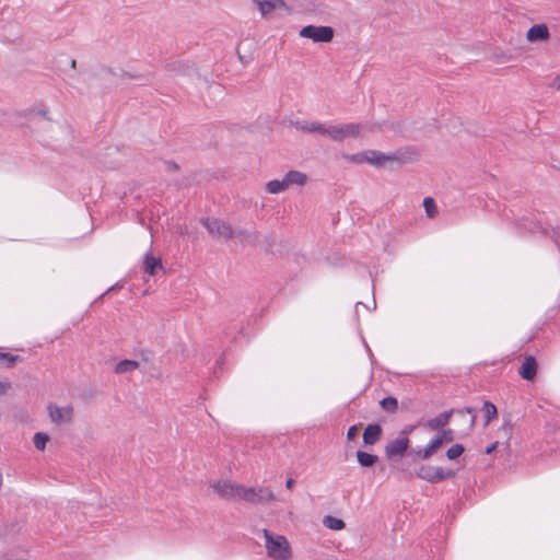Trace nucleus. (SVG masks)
Listing matches in <instances>:
<instances>
[{"instance_id": "nucleus-1", "label": "nucleus", "mask_w": 560, "mask_h": 560, "mask_svg": "<svg viewBox=\"0 0 560 560\" xmlns=\"http://www.w3.org/2000/svg\"><path fill=\"white\" fill-rule=\"evenodd\" d=\"M377 130H380V126L373 122H349L343 125L330 124L328 138L337 142H342L347 138H358L363 136L364 132H375Z\"/></svg>"}, {"instance_id": "nucleus-2", "label": "nucleus", "mask_w": 560, "mask_h": 560, "mask_svg": "<svg viewBox=\"0 0 560 560\" xmlns=\"http://www.w3.org/2000/svg\"><path fill=\"white\" fill-rule=\"evenodd\" d=\"M265 548L269 558L273 560H290L292 557L288 539L282 535L273 536L268 529H262Z\"/></svg>"}, {"instance_id": "nucleus-3", "label": "nucleus", "mask_w": 560, "mask_h": 560, "mask_svg": "<svg viewBox=\"0 0 560 560\" xmlns=\"http://www.w3.org/2000/svg\"><path fill=\"white\" fill-rule=\"evenodd\" d=\"M354 160L366 162L376 167H385L388 163H405V159L400 152L383 153L376 150H368L361 154L354 155Z\"/></svg>"}, {"instance_id": "nucleus-4", "label": "nucleus", "mask_w": 560, "mask_h": 560, "mask_svg": "<svg viewBox=\"0 0 560 560\" xmlns=\"http://www.w3.org/2000/svg\"><path fill=\"white\" fill-rule=\"evenodd\" d=\"M520 234L525 232L536 233L541 232L544 235L553 240L557 246L560 248V230L558 228H545L540 222H536L529 218H523L518 223Z\"/></svg>"}, {"instance_id": "nucleus-5", "label": "nucleus", "mask_w": 560, "mask_h": 560, "mask_svg": "<svg viewBox=\"0 0 560 560\" xmlns=\"http://www.w3.org/2000/svg\"><path fill=\"white\" fill-rule=\"evenodd\" d=\"M201 223L207 229V231L218 240H231L236 236L232 226L219 219H201Z\"/></svg>"}, {"instance_id": "nucleus-6", "label": "nucleus", "mask_w": 560, "mask_h": 560, "mask_svg": "<svg viewBox=\"0 0 560 560\" xmlns=\"http://www.w3.org/2000/svg\"><path fill=\"white\" fill-rule=\"evenodd\" d=\"M300 36L312 39L314 43H329L334 38V28L324 25H307L301 28Z\"/></svg>"}, {"instance_id": "nucleus-7", "label": "nucleus", "mask_w": 560, "mask_h": 560, "mask_svg": "<svg viewBox=\"0 0 560 560\" xmlns=\"http://www.w3.org/2000/svg\"><path fill=\"white\" fill-rule=\"evenodd\" d=\"M240 490V499L253 504L276 501V495L269 488H246L242 486Z\"/></svg>"}, {"instance_id": "nucleus-8", "label": "nucleus", "mask_w": 560, "mask_h": 560, "mask_svg": "<svg viewBox=\"0 0 560 560\" xmlns=\"http://www.w3.org/2000/svg\"><path fill=\"white\" fill-rule=\"evenodd\" d=\"M417 477L431 483H436L442 480L452 478L455 476L453 470H445L442 467L433 466H421L417 470Z\"/></svg>"}, {"instance_id": "nucleus-9", "label": "nucleus", "mask_w": 560, "mask_h": 560, "mask_svg": "<svg viewBox=\"0 0 560 560\" xmlns=\"http://www.w3.org/2000/svg\"><path fill=\"white\" fill-rule=\"evenodd\" d=\"M48 413L51 422L57 425L71 423L73 420V407L70 405L59 407L50 404L48 406Z\"/></svg>"}, {"instance_id": "nucleus-10", "label": "nucleus", "mask_w": 560, "mask_h": 560, "mask_svg": "<svg viewBox=\"0 0 560 560\" xmlns=\"http://www.w3.org/2000/svg\"><path fill=\"white\" fill-rule=\"evenodd\" d=\"M410 440L409 438H401L398 435L395 440L388 442L385 445V456L388 459H394L396 457H402L407 450L409 448Z\"/></svg>"}, {"instance_id": "nucleus-11", "label": "nucleus", "mask_w": 560, "mask_h": 560, "mask_svg": "<svg viewBox=\"0 0 560 560\" xmlns=\"http://www.w3.org/2000/svg\"><path fill=\"white\" fill-rule=\"evenodd\" d=\"M214 491L223 499H240L242 485L231 482L229 480L217 481L211 483Z\"/></svg>"}, {"instance_id": "nucleus-12", "label": "nucleus", "mask_w": 560, "mask_h": 560, "mask_svg": "<svg viewBox=\"0 0 560 560\" xmlns=\"http://www.w3.org/2000/svg\"><path fill=\"white\" fill-rule=\"evenodd\" d=\"M292 125L301 131L308 133H318L320 136L328 137L329 126L330 124L319 122V121H294Z\"/></svg>"}, {"instance_id": "nucleus-13", "label": "nucleus", "mask_w": 560, "mask_h": 560, "mask_svg": "<svg viewBox=\"0 0 560 560\" xmlns=\"http://www.w3.org/2000/svg\"><path fill=\"white\" fill-rule=\"evenodd\" d=\"M262 16H267L276 9L289 10L287 3L283 0H253Z\"/></svg>"}, {"instance_id": "nucleus-14", "label": "nucleus", "mask_w": 560, "mask_h": 560, "mask_svg": "<svg viewBox=\"0 0 560 560\" xmlns=\"http://www.w3.org/2000/svg\"><path fill=\"white\" fill-rule=\"evenodd\" d=\"M549 37L548 27L545 24L533 25L527 31V39L529 42L546 40Z\"/></svg>"}, {"instance_id": "nucleus-15", "label": "nucleus", "mask_w": 560, "mask_h": 560, "mask_svg": "<svg viewBox=\"0 0 560 560\" xmlns=\"http://www.w3.org/2000/svg\"><path fill=\"white\" fill-rule=\"evenodd\" d=\"M537 363L533 357H527L520 370V374L524 380L532 381L536 376Z\"/></svg>"}, {"instance_id": "nucleus-16", "label": "nucleus", "mask_w": 560, "mask_h": 560, "mask_svg": "<svg viewBox=\"0 0 560 560\" xmlns=\"http://www.w3.org/2000/svg\"><path fill=\"white\" fill-rule=\"evenodd\" d=\"M382 428L378 424H369L363 432V442L366 445H374L381 438Z\"/></svg>"}, {"instance_id": "nucleus-17", "label": "nucleus", "mask_w": 560, "mask_h": 560, "mask_svg": "<svg viewBox=\"0 0 560 560\" xmlns=\"http://www.w3.org/2000/svg\"><path fill=\"white\" fill-rule=\"evenodd\" d=\"M454 412L455 411L453 409H451L448 411H444V412L440 413L439 416L430 419L428 421L427 425L431 430H439L441 428H444L450 422V419Z\"/></svg>"}, {"instance_id": "nucleus-18", "label": "nucleus", "mask_w": 560, "mask_h": 560, "mask_svg": "<svg viewBox=\"0 0 560 560\" xmlns=\"http://www.w3.org/2000/svg\"><path fill=\"white\" fill-rule=\"evenodd\" d=\"M284 182L287 184V187L289 188L291 185H299L303 186L307 182L306 174L300 172V171H289L284 175Z\"/></svg>"}, {"instance_id": "nucleus-19", "label": "nucleus", "mask_w": 560, "mask_h": 560, "mask_svg": "<svg viewBox=\"0 0 560 560\" xmlns=\"http://www.w3.org/2000/svg\"><path fill=\"white\" fill-rule=\"evenodd\" d=\"M144 271L150 276H154L156 270L162 269V261L160 258H155L151 253H147L143 260Z\"/></svg>"}, {"instance_id": "nucleus-20", "label": "nucleus", "mask_w": 560, "mask_h": 560, "mask_svg": "<svg viewBox=\"0 0 560 560\" xmlns=\"http://www.w3.org/2000/svg\"><path fill=\"white\" fill-rule=\"evenodd\" d=\"M139 368V362L135 360H121L119 361L114 369L116 374H125L129 372H133Z\"/></svg>"}, {"instance_id": "nucleus-21", "label": "nucleus", "mask_w": 560, "mask_h": 560, "mask_svg": "<svg viewBox=\"0 0 560 560\" xmlns=\"http://www.w3.org/2000/svg\"><path fill=\"white\" fill-rule=\"evenodd\" d=\"M357 459L362 467H372L374 464L378 462V456L363 451H358Z\"/></svg>"}, {"instance_id": "nucleus-22", "label": "nucleus", "mask_w": 560, "mask_h": 560, "mask_svg": "<svg viewBox=\"0 0 560 560\" xmlns=\"http://www.w3.org/2000/svg\"><path fill=\"white\" fill-rule=\"evenodd\" d=\"M440 447L441 442L433 438L423 450H419L417 453L422 459H429Z\"/></svg>"}, {"instance_id": "nucleus-23", "label": "nucleus", "mask_w": 560, "mask_h": 560, "mask_svg": "<svg viewBox=\"0 0 560 560\" xmlns=\"http://www.w3.org/2000/svg\"><path fill=\"white\" fill-rule=\"evenodd\" d=\"M288 189L284 178L272 179L266 184V190L269 194H279Z\"/></svg>"}, {"instance_id": "nucleus-24", "label": "nucleus", "mask_w": 560, "mask_h": 560, "mask_svg": "<svg viewBox=\"0 0 560 560\" xmlns=\"http://www.w3.org/2000/svg\"><path fill=\"white\" fill-rule=\"evenodd\" d=\"M323 524L329 528V529H332V530H340L342 528H345L346 524L340 518H337L335 516H331V515H327L324 517L323 520Z\"/></svg>"}, {"instance_id": "nucleus-25", "label": "nucleus", "mask_w": 560, "mask_h": 560, "mask_svg": "<svg viewBox=\"0 0 560 560\" xmlns=\"http://www.w3.org/2000/svg\"><path fill=\"white\" fill-rule=\"evenodd\" d=\"M482 410L485 412L486 424L490 423V421L494 419L498 415L497 407L491 401L488 400L483 402Z\"/></svg>"}, {"instance_id": "nucleus-26", "label": "nucleus", "mask_w": 560, "mask_h": 560, "mask_svg": "<svg viewBox=\"0 0 560 560\" xmlns=\"http://www.w3.org/2000/svg\"><path fill=\"white\" fill-rule=\"evenodd\" d=\"M49 441V436L46 433L37 432L33 438L34 446L38 451H44L46 447V443Z\"/></svg>"}, {"instance_id": "nucleus-27", "label": "nucleus", "mask_w": 560, "mask_h": 560, "mask_svg": "<svg viewBox=\"0 0 560 560\" xmlns=\"http://www.w3.org/2000/svg\"><path fill=\"white\" fill-rule=\"evenodd\" d=\"M423 207L429 218H434L438 214V208L434 200L431 197H427L423 200Z\"/></svg>"}, {"instance_id": "nucleus-28", "label": "nucleus", "mask_w": 560, "mask_h": 560, "mask_svg": "<svg viewBox=\"0 0 560 560\" xmlns=\"http://www.w3.org/2000/svg\"><path fill=\"white\" fill-rule=\"evenodd\" d=\"M435 440H439L441 442V446L444 443H450L454 440V433L451 429H443L441 430L435 436Z\"/></svg>"}, {"instance_id": "nucleus-29", "label": "nucleus", "mask_w": 560, "mask_h": 560, "mask_svg": "<svg viewBox=\"0 0 560 560\" xmlns=\"http://www.w3.org/2000/svg\"><path fill=\"white\" fill-rule=\"evenodd\" d=\"M380 404L383 409H385L386 411H389V412L396 411V409L398 407V401L394 397H385L384 399L381 400Z\"/></svg>"}, {"instance_id": "nucleus-30", "label": "nucleus", "mask_w": 560, "mask_h": 560, "mask_svg": "<svg viewBox=\"0 0 560 560\" xmlns=\"http://www.w3.org/2000/svg\"><path fill=\"white\" fill-rule=\"evenodd\" d=\"M464 451L465 448L462 444H454L447 450L446 456L448 459H456L464 453Z\"/></svg>"}, {"instance_id": "nucleus-31", "label": "nucleus", "mask_w": 560, "mask_h": 560, "mask_svg": "<svg viewBox=\"0 0 560 560\" xmlns=\"http://www.w3.org/2000/svg\"><path fill=\"white\" fill-rule=\"evenodd\" d=\"M0 360H4L7 362V368H12L16 362L21 361V357L0 351Z\"/></svg>"}, {"instance_id": "nucleus-32", "label": "nucleus", "mask_w": 560, "mask_h": 560, "mask_svg": "<svg viewBox=\"0 0 560 560\" xmlns=\"http://www.w3.org/2000/svg\"><path fill=\"white\" fill-rule=\"evenodd\" d=\"M456 412L459 415H466V413L471 415L470 420H469V428H474V425L476 423V415H474L472 408L466 407V408L457 410Z\"/></svg>"}, {"instance_id": "nucleus-33", "label": "nucleus", "mask_w": 560, "mask_h": 560, "mask_svg": "<svg viewBox=\"0 0 560 560\" xmlns=\"http://www.w3.org/2000/svg\"><path fill=\"white\" fill-rule=\"evenodd\" d=\"M416 429V425L413 424H409V425H406L400 432H399V436L401 438H409V434Z\"/></svg>"}, {"instance_id": "nucleus-34", "label": "nucleus", "mask_w": 560, "mask_h": 560, "mask_svg": "<svg viewBox=\"0 0 560 560\" xmlns=\"http://www.w3.org/2000/svg\"><path fill=\"white\" fill-rule=\"evenodd\" d=\"M358 429L355 425H352L347 431V439L352 440L357 435Z\"/></svg>"}, {"instance_id": "nucleus-35", "label": "nucleus", "mask_w": 560, "mask_h": 560, "mask_svg": "<svg viewBox=\"0 0 560 560\" xmlns=\"http://www.w3.org/2000/svg\"><path fill=\"white\" fill-rule=\"evenodd\" d=\"M9 388L10 383L8 381H0V395L5 394Z\"/></svg>"}, {"instance_id": "nucleus-36", "label": "nucleus", "mask_w": 560, "mask_h": 560, "mask_svg": "<svg viewBox=\"0 0 560 560\" xmlns=\"http://www.w3.org/2000/svg\"><path fill=\"white\" fill-rule=\"evenodd\" d=\"M551 86L560 91V73L553 79Z\"/></svg>"}, {"instance_id": "nucleus-37", "label": "nucleus", "mask_w": 560, "mask_h": 560, "mask_svg": "<svg viewBox=\"0 0 560 560\" xmlns=\"http://www.w3.org/2000/svg\"><path fill=\"white\" fill-rule=\"evenodd\" d=\"M165 166H166V171H170V172L171 171H176L178 168L177 164L174 163V162H167L165 164Z\"/></svg>"}, {"instance_id": "nucleus-38", "label": "nucleus", "mask_w": 560, "mask_h": 560, "mask_svg": "<svg viewBox=\"0 0 560 560\" xmlns=\"http://www.w3.org/2000/svg\"><path fill=\"white\" fill-rule=\"evenodd\" d=\"M498 442L492 443L486 448L487 454H491L497 448Z\"/></svg>"}, {"instance_id": "nucleus-39", "label": "nucleus", "mask_w": 560, "mask_h": 560, "mask_svg": "<svg viewBox=\"0 0 560 560\" xmlns=\"http://www.w3.org/2000/svg\"><path fill=\"white\" fill-rule=\"evenodd\" d=\"M293 485H294V480L291 479V478L288 479L287 482H285L287 489H292Z\"/></svg>"}, {"instance_id": "nucleus-40", "label": "nucleus", "mask_w": 560, "mask_h": 560, "mask_svg": "<svg viewBox=\"0 0 560 560\" xmlns=\"http://www.w3.org/2000/svg\"><path fill=\"white\" fill-rule=\"evenodd\" d=\"M47 113H48V108H44V109L39 110V114L43 115V116H46Z\"/></svg>"}, {"instance_id": "nucleus-41", "label": "nucleus", "mask_w": 560, "mask_h": 560, "mask_svg": "<svg viewBox=\"0 0 560 560\" xmlns=\"http://www.w3.org/2000/svg\"><path fill=\"white\" fill-rule=\"evenodd\" d=\"M71 65L74 68L75 67V60H72Z\"/></svg>"}]
</instances>
